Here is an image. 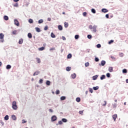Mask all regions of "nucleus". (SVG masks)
<instances>
[{
	"mask_svg": "<svg viewBox=\"0 0 128 128\" xmlns=\"http://www.w3.org/2000/svg\"><path fill=\"white\" fill-rule=\"evenodd\" d=\"M98 28V26L94 25L92 26V25H90L88 26V28L90 30H92V32H96V28Z\"/></svg>",
	"mask_w": 128,
	"mask_h": 128,
	"instance_id": "1",
	"label": "nucleus"
},
{
	"mask_svg": "<svg viewBox=\"0 0 128 128\" xmlns=\"http://www.w3.org/2000/svg\"><path fill=\"white\" fill-rule=\"evenodd\" d=\"M12 108L14 110H18V105H16V102L14 101L12 103Z\"/></svg>",
	"mask_w": 128,
	"mask_h": 128,
	"instance_id": "2",
	"label": "nucleus"
},
{
	"mask_svg": "<svg viewBox=\"0 0 128 128\" xmlns=\"http://www.w3.org/2000/svg\"><path fill=\"white\" fill-rule=\"evenodd\" d=\"M4 34L2 33L0 34V42H4Z\"/></svg>",
	"mask_w": 128,
	"mask_h": 128,
	"instance_id": "3",
	"label": "nucleus"
},
{
	"mask_svg": "<svg viewBox=\"0 0 128 128\" xmlns=\"http://www.w3.org/2000/svg\"><path fill=\"white\" fill-rule=\"evenodd\" d=\"M14 24L17 26H20V22H18V20H14Z\"/></svg>",
	"mask_w": 128,
	"mask_h": 128,
	"instance_id": "4",
	"label": "nucleus"
},
{
	"mask_svg": "<svg viewBox=\"0 0 128 128\" xmlns=\"http://www.w3.org/2000/svg\"><path fill=\"white\" fill-rule=\"evenodd\" d=\"M57 120V118L56 116H53L52 118H51V120L52 122H56V120Z\"/></svg>",
	"mask_w": 128,
	"mask_h": 128,
	"instance_id": "5",
	"label": "nucleus"
},
{
	"mask_svg": "<svg viewBox=\"0 0 128 128\" xmlns=\"http://www.w3.org/2000/svg\"><path fill=\"white\" fill-rule=\"evenodd\" d=\"M112 118L113 120H114V122H116V118H118V114H114L112 116Z\"/></svg>",
	"mask_w": 128,
	"mask_h": 128,
	"instance_id": "6",
	"label": "nucleus"
},
{
	"mask_svg": "<svg viewBox=\"0 0 128 128\" xmlns=\"http://www.w3.org/2000/svg\"><path fill=\"white\" fill-rule=\"evenodd\" d=\"M71 76L72 78L74 79L76 78V73H74L71 75Z\"/></svg>",
	"mask_w": 128,
	"mask_h": 128,
	"instance_id": "7",
	"label": "nucleus"
},
{
	"mask_svg": "<svg viewBox=\"0 0 128 128\" xmlns=\"http://www.w3.org/2000/svg\"><path fill=\"white\" fill-rule=\"evenodd\" d=\"M22 42H24V39L22 38H21L19 40V42H18V44H22Z\"/></svg>",
	"mask_w": 128,
	"mask_h": 128,
	"instance_id": "8",
	"label": "nucleus"
},
{
	"mask_svg": "<svg viewBox=\"0 0 128 128\" xmlns=\"http://www.w3.org/2000/svg\"><path fill=\"white\" fill-rule=\"evenodd\" d=\"M98 75H96L94 76H92V80H96V78H98Z\"/></svg>",
	"mask_w": 128,
	"mask_h": 128,
	"instance_id": "9",
	"label": "nucleus"
},
{
	"mask_svg": "<svg viewBox=\"0 0 128 128\" xmlns=\"http://www.w3.org/2000/svg\"><path fill=\"white\" fill-rule=\"evenodd\" d=\"M102 12H108V10L106 8H103V9L102 10Z\"/></svg>",
	"mask_w": 128,
	"mask_h": 128,
	"instance_id": "10",
	"label": "nucleus"
},
{
	"mask_svg": "<svg viewBox=\"0 0 128 128\" xmlns=\"http://www.w3.org/2000/svg\"><path fill=\"white\" fill-rule=\"evenodd\" d=\"M108 71L110 72H112L114 71L112 67H109Z\"/></svg>",
	"mask_w": 128,
	"mask_h": 128,
	"instance_id": "11",
	"label": "nucleus"
},
{
	"mask_svg": "<svg viewBox=\"0 0 128 128\" xmlns=\"http://www.w3.org/2000/svg\"><path fill=\"white\" fill-rule=\"evenodd\" d=\"M35 30H36V32H40V29L38 27H36L35 28Z\"/></svg>",
	"mask_w": 128,
	"mask_h": 128,
	"instance_id": "12",
	"label": "nucleus"
},
{
	"mask_svg": "<svg viewBox=\"0 0 128 128\" xmlns=\"http://www.w3.org/2000/svg\"><path fill=\"white\" fill-rule=\"evenodd\" d=\"M58 30H62V26L59 25L58 26Z\"/></svg>",
	"mask_w": 128,
	"mask_h": 128,
	"instance_id": "13",
	"label": "nucleus"
},
{
	"mask_svg": "<svg viewBox=\"0 0 128 128\" xmlns=\"http://www.w3.org/2000/svg\"><path fill=\"white\" fill-rule=\"evenodd\" d=\"M28 36L29 38H32V35L31 34V33H28Z\"/></svg>",
	"mask_w": 128,
	"mask_h": 128,
	"instance_id": "14",
	"label": "nucleus"
},
{
	"mask_svg": "<svg viewBox=\"0 0 128 128\" xmlns=\"http://www.w3.org/2000/svg\"><path fill=\"white\" fill-rule=\"evenodd\" d=\"M106 78V76L105 75H102L100 78V79L102 80H104Z\"/></svg>",
	"mask_w": 128,
	"mask_h": 128,
	"instance_id": "15",
	"label": "nucleus"
},
{
	"mask_svg": "<svg viewBox=\"0 0 128 128\" xmlns=\"http://www.w3.org/2000/svg\"><path fill=\"white\" fill-rule=\"evenodd\" d=\"M70 70H72V68L70 67V66H68L66 68V70L67 72H70Z\"/></svg>",
	"mask_w": 128,
	"mask_h": 128,
	"instance_id": "16",
	"label": "nucleus"
},
{
	"mask_svg": "<svg viewBox=\"0 0 128 128\" xmlns=\"http://www.w3.org/2000/svg\"><path fill=\"white\" fill-rule=\"evenodd\" d=\"M104 64H106V61H104V60H102V61L101 62V66H104Z\"/></svg>",
	"mask_w": 128,
	"mask_h": 128,
	"instance_id": "17",
	"label": "nucleus"
},
{
	"mask_svg": "<svg viewBox=\"0 0 128 128\" xmlns=\"http://www.w3.org/2000/svg\"><path fill=\"white\" fill-rule=\"evenodd\" d=\"M40 74V72L36 71V72L34 74L33 76H38V74Z\"/></svg>",
	"mask_w": 128,
	"mask_h": 128,
	"instance_id": "18",
	"label": "nucleus"
},
{
	"mask_svg": "<svg viewBox=\"0 0 128 128\" xmlns=\"http://www.w3.org/2000/svg\"><path fill=\"white\" fill-rule=\"evenodd\" d=\"M46 86H50V81L47 80L46 82Z\"/></svg>",
	"mask_w": 128,
	"mask_h": 128,
	"instance_id": "19",
	"label": "nucleus"
},
{
	"mask_svg": "<svg viewBox=\"0 0 128 128\" xmlns=\"http://www.w3.org/2000/svg\"><path fill=\"white\" fill-rule=\"evenodd\" d=\"M6 70H10L12 68V66L10 65H7L6 67Z\"/></svg>",
	"mask_w": 128,
	"mask_h": 128,
	"instance_id": "20",
	"label": "nucleus"
},
{
	"mask_svg": "<svg viewBox=\"0 0 128 128\" xmlns=\"http://www.w3.org/2000/svg\"><path fill=\"white\" fill-rule=\"evenodd\" d=\"M4 20H8V16H4Z\"/></svg>",
	"mask_w": 128,
	"mask_h": 128,
	"instance_id": "21",
	"label": "nucleus"
},
{
	"mask_svg": "<svg viewBox=\"0 0 128 128\" xmlns=\"http://www.w3.org/2000/svg\"><path fill=\"white\" fill-rule=\"evenodd\" d=\"M64 28H68V23L65 22L64 23Z\"/></svg>",
	"mask_w": 128,
	"mask_h": 128,
	"instance_id": "22",
	"label": "nucleus"
},
{
	"mask_svg": "<svg viewBox=\"0 0 128 128\" xmlns=\"http://www.w3.org/2000/svg\"><path fill=\"white\" fill-rule=\"evenodd\" d=\"M93 90H98V86L93 87Z\"/></svg>",
	"mask_w": 128,
	"mask_h": 128,
	"instance_id": "23",
	"label": "nucleus"
},
{
	"mask_svg": "<svg viewBox=\"0 0 128 128\" xmlns=\"http://www.w3.org/2000/svg\"><path fill=\"white\" fill-rule=\"evenodd\" d=\"M28 22H30V24H34V20H32V19H30L28 20Z\"/></svg>",
	"mask_w": 128,
	"mask_h": 128,
	"instance_id": "24",
	"label": "nucleus"
},
{
	"mask_svg": "<svg viewBox=\"0 0 128 128\" xmlns=\"http://www.w3.org/2000/svg\"><path fill=\"white\" fill-rule=\"evenodd\" d=\"M72 54H69L68 55L67 58H72Z\"/></svg>",
	"mask_w": 128,
	"mask_h": 128,
	"instance_id": "25",
	"label": "nucleus"
},
{
	"mask_svg": "<svg viewBox=\"0 0 128 128\" xmlns=\"http://www.w3.org/2000/svg\"><path fill=\"white\" fill-rule=\"evenodd\" d=\"M36 60L38 64H40V58H36Z\"/></svg>",
	"mask_w": 128,
	"mask_h": 128,
	"instance_id": "26",
	"label": "nucleus"
},
{
	"mask_svg": "<svg viewBox=\"0 0 128 128\" xmlns=\"http://www.w3.org/2000/svg\"><path fill=\"white\" fill-rule=\"evenodd\" d=\"M75 40H78L80 38V35H76L74 36Z\"/></svg>",
	"mask_w": 128,
	"mask_h": 128,
	"instance_id": "27",
	"label": "nucleus"
},
{
	"mask_svg": "<svg viewBox=\"0 0 128 128\" xmlns=\"http://www.w3.org/2000/svg\"><path fill=\"white\" fill-rule=\"evenodd\" d=\"M91 12H92V14H96V10H94V8H92L91 10Z\"/></svg>",
	"mask_w": 128,
	"mask_h": 128,
	"instance_id": "28",
	"label": "nucleus"
},
{
	"mask_svg": "<svg viewBox=\"0 0 128 128\" xmlns=\"http://www.w3.org/2000/svg\"><path fill=\"white\" fill-rule=\"evenodd\" d=\"M12 120H16V116L12 115Z\"/></svg>",
	"mask_w": 128,
	"mask_h": 128,
	"instance_id": "29",
	"label": "nucleus"
},
{
	"mask_svg": "<svg viewBox=\"0 0 128 128\" xmlns=\"http://www.w3.org/2000/svg\"><path fill=\"white\" fill-rule=\"evenodd\" d=\"M76 102H80V98H76Z\"/></svg>",
	"mask_w": 128,
	"mask_h": 128,
	"instance_id": "30",
	"label": "nucleus"
},
{
	"mask_svg": "<svg viewBox=\"0 0 128 128\" xmlns=\"http://www.w3.org/2000/svg\"><path fill=\"white\" fill-rule=\"evenodd\" d=\"M60 100H66V96H61Z\"/></svg>",
	"mask_w": 128,
	"mask_h": 128,
	"instance_id": "31",
	"label": "nucleus"
},
{
	"mask_svg": "<svg viewBox=\"0 0 128 128\" xmlns=\"http://www.w3.org/2000/svg\"><path fill=\"white\" fill-rule=\"evenodd\" d=\"M4 118L5 120H8V115H6Z\"/></svg>",
	"mask_w": 128,
	"mask_h": 128,
	"instance_id": "32",
	"label": "nucleus"
},
{
	"mask_svg": "<svg viewBox=\"0 0 128 128\" xmlns=\"http://www.w3.org/2000/svg\"><path fill=\"white\" fill-rule=\"evenodd\" d=\"M50 36H51V37H52V38H56V35H54V34L53 32L51 33V35Z\"/></svg>",
	"mask_w": 128,
	"mask_h": 128,
	"instance_id": "33",
	"label": "nucleus"
},
{
	"mask_svg": "<svg viewBox=\"0 0 128 128\" xmlns=\"http://www.w3.org/2000/svg\"><path fill=\"white\" fill-rule=\"evenodd\" d=\"M114 42V40H110V41H109V42H108V44H112V42Z\"/></svg>",
	"mask_w": 128,
	"mask_h": 128,
	"instance_id": "34",
	"label": "nucleus"
},
{
	"mask_svg": "<svg viewBox=\"0 0 128 128\" xmlns=\"http://www.w3.org/2000/svg\"><path fill=\"white\" fill-rule=\"evenodd\" d=\"M38 22V24H42L44 22V20L41 19V20H39Z\"/></svg>",
	"mask_w": 128,
	"mask_h": 128,
	"instance_id": "35",
	"label": "nucleus"
},
{
	"mask_svg": "<svg viewBox=\"0 0 128 128\" xmlns=\"http://www.w3.org/2000/svg\"><path fill=\"white\" fill-rule=\"evenodd\" d=\"M122 72L124 74H126V72H128V70H126V69H124L122 70Z\"/></svg>",
	"mask_w": 128,
	"mask_h": 128,
	"instance_id": "36",
	"label": "nucleus"
},
{
	"mask_svg": "<svg viewBox=\"0 0 128 128\" xmlns=\"http://www.w3.org/2000/svg\"><path fill=\"white\" fill-rule=\"evenodd\" d=\"M62 122H68V120L66 118H62Z\"/></svg>",
	"mask_w": 128,
	"mask_h": 128,
	"instance_id": "37",
	"label": "nucleus"
},
{
	"mask_svg": "<svg viewBox=\"0 0 128 128\" xmlns=\"http://www.w3.org/2000/svg\"><path fill=\"white\" fill-rule=\"evenodd\" d=\"M88 66H90V63H88V62L85 63V66L88 67Z\"/></svg>",
	"mask_w": 128,
	"mask_h": 128,
	"instance_id": "38",
	"label": "nucleus"
},
{
	"mask_svg": "<svg viewBox=\"0 0 128 128\" xmlns=\"http://www.w3.org/2000/svg\"><path fill=\"white\" fill-rule=\"evenodd\" d=\"M42 82H44V80H42V79H40L39 80V84H42Z\"/></svg>",
	"mask_w": 128,
	"mask_h": 128,
	"instance_id": "39",
	"label": "nucleus"
},
{
	"mask_svg": "<svg viewBox=\"0 0 128 128\" xmlns=\"http://www.w3.org/2000/svg\"><path fill=\"white\" fill-rule=\"evenodd\" d=\"M39 50H44V47H42L38 48Z\"/></svg>",
	"mask_w": 128,
	"mask_h": 128,
	"instance_id": "40",
	"label": "nucleus"
},
{
	"mask_svg": "<svg viewBox=\"0 0 128 128\" xmlns=\"http://www.w3.org/2000/svg\"><path fill=\"white\" fill-rule=\"evenodd\" d=\"M44 30H48V26H46L44 28Z\"/></svg>",
	"mask_w": 128,
	"mask_h": 128,
	"instance_id": "41",
	"label": "nucleus"
},
{
	"mask_svg": "<svg viewBox=\"0 0 128 128\" xmlns=\"http://www.w3.org/2000/svg\"><path fill=\"white\" fill-rule=\"evenodd\" d=\"M89 92H90L91 94H92V92H93L92 88H89Z\"/></svg>",
	"mask_w": 128,
	"mask_h": 128,
	"instance_id": "42",
	"label": "nucleus"
},
{
	"mask_svg": "<svg viewBox=\"0 0 128 128\" xmlns=\"http://www.w3.org/2000/svg\"><path fill=\"white\" fill-rule=\"evenodd\" d=\"M106 76L107 78H110V74L107 73Z\"/></svg>",
	"mask_w": 128,
	"mask_h": 128,
	"instance_id": "43",
	"label": "nucleus"
},
{
	"mask_svg": "<svg viewBox=\"0 0 128 128\" xmlns=\"http://www.w3.org/2000/svg\"><path fill=\"white\" fill-rule=\"evenodd\" d=\"M96 46L98 48H100L102 46L100 45V44H98L96 45Z\"/></svg>",
	"mask_w": 128,
	"mask_h": 128,
	"instance_id": "44",
	"label": "nucleus"
},
{
	"mask_svg": "<svg viewBox=\"0 0 128 128\" xmlns=\"http://www.w3.org/2000/svg\"><path fill=\"white\" fill-rule=\"evenodd\" d=\"M119 56L120 58H122L124 56V53H120Z\"/></svg>",
	"mask_w": 128,
	"mask_h": 128,
	"instance_id": "45",
	"label": "nucleus"
},
{
	"mask_svg": "<svg viewBox=\"0 0 128 128\" xmlns=\"http://www.w3.org/2000/svg\"><path fill=\"white\" fill-rule=\"evenodd\" d=\"M56 94H60V90H56Z\"/></svg>",
	"mask_w": 128,
	"mask_h": 128,
	"instance_id": "46",
	"label": "nucleus"
},
{
	"mask_svg": "<svg viewBox=\"0 0 128 128\" xmlns=\"http://www.w3.org/2000/svg\"><path fill=\"white\" fill-rule=\"evenodd\" d=\"M13 34H16V30H14L12 32Z\"/></svg>",
	"mask_w": 128,
	"mask_h": 128,
	"instance_id": "47",
	"label": "nucleus"
},
{
	"mask_svg": "<svg viewBox=\"0 0 128 128\" xmlns=\"http://www.w3.org/2000/svg\"><path fill=\"white\" fill-rule=\"evenodd\" d=\"M82 15L84 16H86V12H83Z\"/></svg>",
	"mask_w": 128,
	"mask_h": 128,
	"instance_id": "48",
	"label": "nucleus"
},
{
	"mask_svg": "<svg viewBox=\"0 0 128 128\" xmlns=\"http://www.w3.org/2000/svg\"><path fill=\"white\" fill-rule=\"evenodd\" d=\"M100 59H98V58H95V62H99Z\"/></svg>",
	"mask_w": 128,
	"mask_h": 128,
	"instance_id": "49",
	"label": "nucleus"
},
{
	"mask_svg": "<svg viewBox=\"0 0 128 128\" xmlns=\"http://www.w3.org/2000/svg\"><path fill=\"white\" fill-rule=\"evenodd\" d=\"M106 105V102L104 101V104H102V106H104Z\"/></svg>",
	"mask_w": 128,
	"mask_h": 128,
	"instance_id": "50",
	"label": "nucleus"
},
{
	"mask_svg": "<svg viewBox=\"0 0 128 128\" xmlns=\"http://www.w3.org/2000/svg\"><path fill=\"white\" fill-rule=\"evenodd\" d=\"M113 108H116V104H112Z\"/></svg>",
	"mask_w": 128,
	"mask_h": 128,
	"instance_id": "51",
	"label": "nucleus"
},
{
	"mask_svg": "<svg viewBox=\"0 0 128 128\" xmlns=\"http://www.w3.org/2000/svg\"><path fill=\"white\" fill-rule=\"evenodd\" d=\"M79 114H84V110H82V111H80L79 112Z\"/></svg>",
	"mask_w": 128,
	"mask_h": 128,
	"instance_id": "52",
	"label": "nucleus"
},
{
	"mask_svg": "<svg viewBox=\"0 0 128 128\" xmlns=\"http://www.w3.org/2000/svg\"><path fill=\"white\" fill-rule=\"evenodd\" d=\"M26 121L24 120H22V124H26Z\"/></svg>",
	"mask_w": 128,
	"mask_h": 128,
	"instance_id": "53",
	"label": "nucleus"
},
{
	"mask_svg": "<svg viewBox=\"0 0 128 128\" xmlns=\"http://www.w3.org/2000/svg\"><path fill=\"white\" fill-rule=\"evenodd\" d=\"M92 35H88V38H92Z\"/></svg>",
	"mask_w": 128,
	"mask_h": 128,
	"instance_id": "54",
	"label": "nucleus"
},
{
	"mask_svg": "<svg viewBox=\"0 0 128 128\" xmlns=\"http://www.w3.org/2000/svg\"><path fill=\"white\" fill-rule=\"evenodd\" d=\"M62 38L63 40H66V37H64V36H62Z\"/></svg>",
	"mask_w": 128,
	"mask_h": 128,
	"instance_id": "55",
	"label": "nucleus"
},
{
	"mask_svg": "<svg viewBox=\"0 0 128 128\" xmlns=\"http://www.w3.org/2000/svg\"><path fill=\"white\" fill-rule=\"evenodd\" d=\"M56 50V48H50V50Z\"/></svg>",
	"mask_w": 128,
	"mask_h": 128,
	"instance_id": "56",
	"label": "nucleus"
},
{
	"mask_svg": "<svg viewBox=\"0 0 128 128\" xmlns=\"http://www.w3.org/2000/svg\"><path fill=\"white\" fill-rule=\"evenodd\" d=\"M58 124H62V121H59L58 122Z\"/></svg>",
	"mask_w": 128,
	"mask_h": 128,
	"instance_id": "57",
	"label": "nucleus"
},
{
	"mask_svg": "<svg viewBox=\"0 0 128 128\" xmlns=\"http://www.w3.org/2000/svg\"><path fill=\"white\" fill-rule=\"evenodd\" d=\"M106 18H108L110 17H109V16H108V14H106Z\"/></svg>",
	"mask_w": 128,
	"mask_h": 128,
	"instance_id": "58",
	"label": "nucleus"
},
{
	"mask_svg": "<svg viewBox=\"0 0 128 128\" xmlns=\"http://www.w3.org/2000/svg\"><path fill=\"white\" fill-rule=\"evenodd\" d=\"M49 112H53L52 109V108L49 109Z\"/></svg>",
	"mask_w": 128,
	"mask_h": 128,
	"instance_id": "59",
	"label": "nucleus"
},
{
	"mask_svg": "<svg viewBox=\"0 0 128 128\" xmlns=\"http://www.w3.org/2000/svg\"><path fill=\"white\" fill-rule=\"evenodd\" d=\"M110 58H112V60H116V58L113 56H111Z\"/></svg>",
	"mask_w": 128,
	"mask_h": 128,
	"instance_id": "60",
	"label": "nucleus"
},
{
	"mask_svg": "<svg viewBox=\"0 0 128 128\" xmlns=\"http://www.w3.org/2000/svg\"><path fill=\"white\" fill-rule=\"evenodd\" d=\"M18 6V3H16V4L14 5V6Z\"/></svg>",
	"mask_w": 128,
	"mask_h": 128,
	"instance_id": "61",
	"label": "nucleus"
},
{
	"mask_svg": "<svg viewBox=\"0 0 128 128\" xmlns=\"http://www.w3.org/2000/svg\"><path fill=\"white\" fill-rule=\"evenodd\" d=\"M48 22H50V20H52V19H51L50 18H48Z\"/></svg>",
	"mask_w": 128,
	"mask_h": 128,
	"instance_id": "62",
	"label": "nucleus"
},
{
	"mask_svg": "<svg viewBox=\"0 0 128 128\" xmlns=\"http://www.w3.org/2000/svg\"><path fill=\"white\" fill-rule=\"evenodd\" d=\"M20 0H14V2H18Z\"/></svg>",
	"mask_w": 128,
	"mask_h": 128,
	"instance_id": "63",
	"label": "nucleus"
},
{
	"mask_svg": "<svg viewBox=\"0 0 128 128\" xmlns=\"http://www.w3.org/2000/svg\"><path fill=\"white\" fill-rule=\"evenodd\" d=\"M126 84H128V79L126 80Z\"/></svg>",
	"mask_w": 128,
	"mask_h": 128,
	"instance_id": "64",
	"label": "nucleus"
}]
</instances>
